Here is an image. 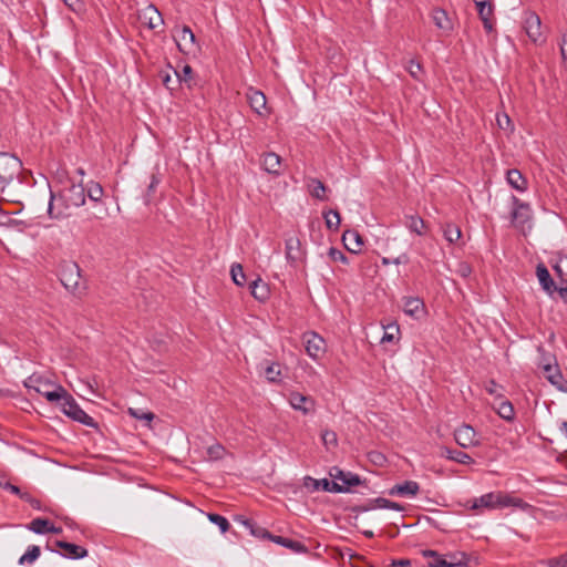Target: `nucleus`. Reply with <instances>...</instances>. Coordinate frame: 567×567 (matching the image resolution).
Segmentation results:
<instances>
[{"label":"nucleus","instance_id":"1","mask_svg":"<svg viewBox=\"0 0 567 567\" xmlns=\"http://www.w3.org/2000/svg\"><path fill=\"white\" fill-rule=\"evenodd\" d=\"M85 188L82 184L64 187L58 195L50 190L48 213L51 218H66L71 215L72 208H79L85 204Z\"/></svg>","mask_w":567,"mask_h":567},{"label":"nucleus","instance_id":"2","mask_svg":"<svg viewBox=\"0 0 567 567\" xmlns=\"http://www.w3.org/2000/svg\"><path fill=\"white\" fill-rule=\"evenodd\" d=\"M470 508L477 513L485 508L488 511L506 507L526 508L529 505L520 497H515L505 492H489L468 502Z\"/></svg>","mask_w":567,"mask_h":567},{"label":"nucleus","instance_id":"3","mask_svg":"<svg viewBox=\"0 0 567 567\" xmlns=\"http://www.w3.org/2000/svg\"><path fill=\"white\" fill-rule=\"evenodd\" d=\"M59 279L73 297L82 299L87 293V281L82 277L80 266L75 261L63 260L59 265Z\"/></svg>","mask_w":567,"mask_h":567},{"label":"nucleus","instance_id":"4","mask_svg":"<svg viewBox=\"0 0 567 567\" xmlns=\"http://www.w3.org/2000/svg\"><path fill=\"white\" fill-rule=\"evenodd\" d=\"M22 168V162L9 153H0V192L19 176Z\"/></svg>","mask_w":567,"mask_h":567},{"label":"nucleus","instance_id":"5","mask_svg":"<svg viewBox=\"0 0 567 567\" xmlns=\"http://www.w3.org/2000/svg\"><path fill=\"white\" fill-rule=\"evenodd\" d=\"M62 412L71 417L73 421H76L83 425L90 426V427H96V422L92 416H90L74 400V398L68 393L64 398L63 402H61L60 405Z\"/></svg>","mask_w":567,"mask_h":567},{"label":"nucleus","instance_id":"6","mask_svg":"<svg viewBox=\"0 0 567 567\" xmlns=\"http://www.w3.org/2000/svg\"><path fill=\"white\" fill-rule=\"evenodd\" d=\"M307 354L316 362H319L327 352L326 340L316 331H307L302 336Z\"/></svg>","mask_w":567,"mask_h":567},{"label":"nucleus","instance_id":"7","mask_svg":"<svg viewBox=\"0 0 567 567\" xmlns=\"http://www.w3.org/2000/svg\"><path fill=\"white\" fill-rule=\"evenodd\" d=\"M176 45L183 54H195L199 50L196 37L188 25H184L177 35H174Z\"/></svg>","mask_w":567,"mask_h":567},{"label":"nucleus","instance_id":"8","mask_svg":"<svg viewBox=\"0 0 567 567\" xmlns=\"http://www.w3.org/2000/svg\"><path fill=\"white\" fill-rule=\"evenodd\" d=\"M513 209L512 221L515 227L524 229L525 224L532 218V207L528 203L522 202L518 197L512 196Z\"/></svg>","mask_w":567,"mask_h":567},{"label":"nucleus","instance_id":"9","mask_svg":"<svg viewBox=\"0 0 567 567\" xmlns=\"http://www.w3.org/2000/svg\"><path fill=\"white\" fill-rule=\"evenodd\" d=\"M289 404L296 411H300L303 415H308L315 412L316 402L309 396L298 391H291L288 396Z\"/></svg>","mask_w":567,"mask_h":567},{"label":"nucleus","instance_id":"10","mask_svg":"<svg viewBox=\"0 0 567 567\" xmlns=\"http://www.w3.org/2000/svg\"><path fill=\"white\" fill-rule=\"evenodd\" d=\"M303 486L310 492H315L321 488L324 492L330 493H347V488L344 486H340L339 483L331 482L328 478L316 480L311 476H305Z\"/></svg>","mask_w":567,"mask_h":567},{"label":"nucleus","instance_id":"11","mask_svg":"<svg viewBox=\"0 0 567 567\" xmlns=\"http://www.w3.org/2000/svg\"><path fill=\"white\" fill-rule=\"evenodd\" d=\"M54 546L60 548L61 551L54 548H50L49 546H47V548L53 553L60 554L62 557L68 559H81L87 556V549L73 543L55 540Z\"/></svg>","mask_w":567,"mask_h":567},{"label":"nucleus","instance_id":"12","mask_svg":"<svg viewBox=\"0 0 567 567\" xmlns=\"http://www.w3.org/2000/svg\"><path fill=\"white\" fill-rule=\"evenodd\" d=\"M543 373L546 380L559 391L567 390V381L564 379L563 373L557 362H543Z\"/></svg>","mask_w":567,"mask_h":567},{"label":"nucleus","instance_id":"13","mask_svg":"<svg viewBox=\"0 0 567 567\" xmlns=\"http://www.w3.org/2000/svg\"><path fill=\"white\" fill-rule=\"evenodd\" d=\"M329 475L333 478L332 482L340 481L342 484L340 486H344L347 492L350 491V487L358 486L361 484V478L358 474L352 472H346L337 466L332 467L329 472Z\"/></svg>","mask_w":567,"mask_h":567},{"label":"nucleus","instance_id":"14","mask_svg":"<svg viewBox=\"0 0 567 567\" xmlns=\"http://www.w3.org/2000/svg\"><path fill=\"white\" fill-rule=\"evenodd\" d=\"M455 442L463 449L475 446L478 444L475 430L467 424H463L454 432Z\"/></svg>","mask_w":567,"mask_h":567},{"label":"nucleus","instance_id":"15","mask_svg":"<svg viewBox=\"0 0 567 567\" xmlns=\"http://www.w3.org/2000/svg\"><path fill=\"white\" fill-rule=\"evenodd\" d=\"M475 7L478 12V17L483 22L484 30L491 33L494 30V7L488 0H476Z\"/></svg>","mask_w":567,"mask_h":567},{"label":"nucleus","instance_id":"16","mask_svg":"<svg viewBox=\"0 0 567 567\" xmlns=\"http://www.w3.org/2000/svg\"><path fill=\"white\" fill-rule=\"evenodd\" d=\"M138 19L144 25H146L151 30H154L164 23L162 13L153 4H148L146 8H144L140 12Z\"/></svg>","mask_w":567,"mask_h":567},{"label":"nucleus","instance_id":"17","mask_svg":"<svg viewBox=\"0 0 567 567\" xmlns=\"http://www.w3.org/2000/svg\"><path fill=\"white\" fill-rule=\"evenodd\" d=\"M540 28H542L540 18L535 12L526 13L525 20H524V29H525L528 38L534 43H537L542 37Z\"/></svg>","mask_w":567,"mask_h":567},{"label":"nucleus","instance_id":"18","mask_svg":"<svg viewBox=\"0 0 567 567\" xmlns=\"http://www.w3.org/2000/svg\"><path fill=\"white\" fill-rule=\"evenodd\" d=\"M286 258L288 262L296 264L301 261L303 258V250L301 247V241L297 236H289L286 238Z\"/></svg>","mask_w":567,"mask_h":567},{"label":"nucleus","instance_id":"19","mask_svg":"<svg viewBox=\"0 0 567 567\" xmlns=\"http://www.w3.org/2000/svg\"><path fill=\"white\" fill-rule=\"evenodd\" d=\"M261 167L268 174L279 176L281 174V157L275 152H267L261 155Z\"/></svg>","mask_w":567,"mask_h":567},{"label":"nucleus","instance_id":"20","mask_svg":"<svg viewBox=\"0 0 567 567\" xmlns=\"http://www.w3.org/2000/svg\"><path fill=\"white\" fill-rule=\"evenodd\" d=\"M420 491V485L415 481H404L393 485L389 489L390 496L414 497Z\"/></svg>","mask_w":567,"mask_h":567},{"label":"nucleus","instance_id":"21","mask_svg":"<svg viewBox=\"0 0 567 567\" xmlns=\"http://www.w3.org/2000/svg\"><path fill=\"white\" fill-rule=\"evenodd\" d=\"M27 528L29 530L33 532L34 534H39V535L47 534V533H52V534H60V533H62V528L61 527H56L49 519L41 518V517L32 519L27 525Z\"/></svg>","mask_w":567,"mask_h":567},{"label":"nucleus","instance_id":"22","mask_svg":"<svg viewBox=\"0 0 567 567\" xmlns=\"http://www.w3.org/2000/svg\"><path fill=\"white\" fill-rule=\"evenodd\" d=\"M536 276L543 290L546 291L549 296H554L556 284L550 276L549 270L543 262H539L536 266Z\"/></svg>","mask_w":567,"mask_h":567},{"label":"nucleus","instance_id":"23","mask_svg":"<svg viewBox=\"0 0 567 567\" xmlns=\"http://www.w3.org/2000/svg\"><path fill=\"white\" fill-rule=\"evenodd\" d=\"M342 240L344 243L346 248L350 252L358 254L361 251L363 246V238L357 230H346L342 235Z\"/></svg>","mask_w":567,"mask_h":567},{"label":"nucleus","instance_id":"24","mask_svg":"<svg viewBox=\"0 0 567 567\" xmlns=\"http://www.w3.org/2000/svg\"><path fill=\"white\" fill-rule=\"evenodd\" d=\"M506 181L508 185L517 192L524 193L527 190L528 182L526 177L516 168H511L506 173Z\"/></svg>","mask_w":567,"mask_h":567},{"label":"nucleus","instance_id":"25","mask_svg":"<svg viewBox=\"0 0 567 567\" xmlns=\"http://www.w3.org/2000/svg\"><path fill=\"white\" fill-rule=\"evenodd\" d=\"M271 542H274L275 544L280 545L285 548H288L296 554H307L308 553V547L299 540H295V539L287 538L284 536L274 535L271 537Z\"/></svg>","mask_w":567,"mask_h":567},{"label":"nucleus","instance_id":"26","mask_svg":"<svg viewBox=\"0 0 567 567\" xmlns=\"http://www.w3.org/2000/svg\"><path fill=\"white\" fill-rule=\"evenodd\" d=\"M424 308L423 300L417 297H408L404 299L403 310L404 313L410 317L420 318L424 313Z\"/></svg>","mask_w":567,"mask_h":567},{"label":"nucleus","instance_id":"27","mask_svg":"<svg viewBox=\"0 0 567 567\" xmlns=\"http://www.w3.org/2000/svg\"><path fill=\"white\" fill-rule=\"evenodd\" d=\"M440 450H441V456H443L450 461H454L456 463L464 464V465L472 464L474 462L472 456L465 452H462L458 450H453V449H450L446 446H442Z\"/></svg>","mask_w":567,"mask_h":567},{"label":"nucleus","instance_id":"28","mask_svg":"<svg viewBox=\"0 0 567 567\" xmlns=\"http://www.w3.org/2000/svg\"><path fill=\"white\" fill-rule=\"evenodd\" d=\"M247 99L250 107L258 114H262L266 109L267 100L261 91L249 89Z\"/></svg>","mask_w":567,"mask_h":567},{"label":"nucleus","instance_id":"29","mask_svg":"<svg viewBox=\"0 0 567 567\" xmlns=\"http://www.w3.org/2000/svg\"><path fill=\"white\" fill-rule=\"evenodd\" d=\"M404 225L411 233H414L419 236H423L427 229V225L424 219L417 215L405 216Z\"/></svg>","mask_w":567,"mask_h":567},{"label":"nucleus","instance_id":"30","mask_svg":"<svg viewBox=\"0 0 567 567\" xmlns=\"http://www.w3.org/2000/svg\"><path fill=\"white\" fill-rule=\"evenodd\" d=\"M249 289L252 297L259 301H265L269 297V289L260 278L252 280L249 284Z\"/></svg>","mask_w":567,"mask_h":567},{"label":"nucleus","instance_id":"31","mask_svg":"<svg viewBox=\"0 0 567 567\" xmlns=\"http://www.w3.org/2000/svg\"><path fill=\"white\" fill-rule=\"evenodd\" d=\"M423 557L425 558H432L431 561H429V567H454L457 563H449V559H445L442 555H440L437 551L432 549H425L422 551Z\"/></svg>","mask_w":567,"mask_h":567},{"label":"nucleus","instance_id":"32","mask_svg":"<svg viewBox=\"0 0 567 567\" xmlns=\"http://www.w3.org/2000/svg\"><path fill=\"white\" fill-rule=\"evenodd\" d=\"M85 188V195L89 197V199L95 204L102 203V197L104 195L103 187L100 183L90 181Z\"/></svg>","mask_w":567,"mask_h":567},{"label":"nucleus","instance_id":"33","mask_svg":"<svg viewBox=\"0 0 567 567\" xmlns=\"http://www.w3.org/2000/svg\"><path fill=\"white\" fill-rule=\"evenodd\" d=\"M501 402L497 406H494L496 413L502 417L503 420L507 422H512L515 419V410L511 401L499 399Z\"/></svg>","mask_w":567,"mask_h":567},{"label":"nucleus","instance_id":"34","mask_svg":"<svg viewBox=\"0 0 567 567\" xmlns=\"http://www.w3.org/2000/svg\"><path fill=\"white\" fill-rule=\"evenodd\" d=\"M243 524L250 532V534L257 538L271 540V537L274 536L266 528L257 525L251 519H244Z\"/></svg>","mask_w":567,"mask_h":567},{"label":"nucleus","instance_id":"35","mask_svg":"<svg viewBox=\"0 0 567 567\" xmlns=\"http://www.w3.org/2000/svg\"><path fill=\"white\" fill-rule=\"evenodd\" d=\"M265 378L271 383H280L282 381V373L278 362H270L264 370Z\"/></svg>","mask_w":567,"mask_h":567},{"label":"nucleus","instance_id":"36","mask_svg":"<svg viewBox=\"0 0 567 567\" xmlns=\"http://www.w3.org/2000/svg\"><path fill=\"white\" fill-rule=\"evenodd\" d=\"M41 555V549L37 545L28 547L27 551L19 558V565H32Z\"/></svg>","mask_w":567,"mask_h":567},{"label":"nucleus","instance_id":"37","mask_svg":"<svg viewBox=\"0 0 567 567\" xmlns=\"http://www.w3.org/2000/svg\"><path fill=\"white\" fill-rule=\"evenodd\" d=\"M443 236L450 244H454L462 237V231L458 226L450 223L444 226Z\"/></svg>","mask_w":567,"mask_h":567},{"label":"nucleus","instance_id":"38","mask_svg":"<svg viewBox=\"0 0 567 567\" xmlns=\"http://www.w3.org/2000/svg\"><path fill=\"white\" fill-rule=\"evenodd\" d=\"M311 189L310 195L319 200H327L326 192L327 187L318 178H311Z\"/></svg>","mask_w":567,"mask_h":567},{"label":"nucleus","instance_id":"39","mask_svg":"<svg viewBox=\"0 0 567 567\" xmlns=\"http://www.w3.org/2000/svg\"><path fill=\"white\" fill-rule=\"evenodd\" d=\"M323 217L328 229L338 230L341 223V217L338 210L330 209L323 213Z\"/></svg>","mask_w":567,"mask_h":567},{"label":"nucleus","instance_id":"40","mask_svg":"<svg viewBox=\"0 0 567 567\" xmlns=\"http://www.w3.org/2000/svg\"><path fill=\"white\" fill-rule=\"evenodd\" d=\"M433 21L434 24L442 30H450L451 29V22L446 16V12L442 9H435L433 11Z\"/></svg>","mask_w":567,"mask_h":567},{"label":"nucleus","instance_id":"41","mask_svg":"<svg viewBox=\"0 0 567 567\" xmlns=\"http://www.w3.org/2000/svg\"><path fill=\"white\" fill-rule=\"evenodd\" d=\"M66 394L68 391L61 385H58L53 391H47L43 393L44 398L49 402H56L59 405H61V402H63Z\"/></svg>","mask_w":567,"mask_h":567},{"label":"nucleus","instance_id":"42","mask_svg":"<svg viewBox=\"0 0 567 567\" xmlns=\"http://www.w3.org/2000/svg\"><path fill=\"white\" fill-rule=\"evenodd\" d=\"M230 276L234 284L238 287H244L246 284V275L240 264H234L230 268Z\"/></svg>","mask_w":567,"mask_h":567},{"label":"nucleus","instance_id":"43","mask_svg":"<svg viewBox=\"0 0 567 567\" xmlns=\"http://www.w3.org/2000/svg\"><path fill=\"white\" fill-rule=\"evenodd\" d=\"M208 519L210 523L215 524L216 526H218L220 533L225 534L229 527H230V524L228 522V519L225 517V516H221L219 514H216V513H209L207 515Z\"/></svg>","mask_w":567,"mask_h":567},{"label":"nucleus","instance_id":"44","mask_svg":"<svg viewBox=\"0 0 567 567\" xmlns=\"http://www.w3.org/2000/svg\"><path fill=\"white\" fill-rule=\"evenodd\" d=\"M470 556L464 551H457L449 555V563H458L454 567H467L470 565Z\"/></svg>","mask_w":567,"mask_h":567},{"label":"nucleus","instance_id":"45","mask_svg":"<svg viewBox=\"0 0 567 567\" xmlns=\"http://www.w3.org/2000/svg\"><path fill=\"white\" fill-rule=\"evenodd\" d=\"M127 413H128V415H131L132 417H134L136 420H143V421H147V422L153 421L155 417L153 412L143 411L140 409H134V408H128Z\"/></svg>","mask_w":567,"mask_h":567},{"label":"nucleus","instance_id":"46","mask_svg":"<svg viewBox=\"0 0 567 567\" xmlns=\"http://www.w3.org/2000/svg\"><path fill=\"white\" fill-rule=\"evenodd\" d=\"M405 70L414 80L421 81L422 65L419 61L413 59L410 60L405 66Z\"/></svg>","mask_w":567,"mask_h":567},{"label":"nucleus","instance_id":"47","mask_svg":"<svg viewBox=\"0 0 567 567\" xmlns=\"http://www.w3.org/2000/svg\"><path fill=\"white\" fill-rule=\"evenodd\" d=\"M322 442L327 449L334 447L338 444L337 433L331 430H326L321 434Z\"/></svg>","mask_w":567,"mask_h":567},{"label":"nucleus","instance_id":"48","mask_svg":"<svg viewBox=\"0 0 567 567\" xmlns=\"http://www.w3.org/2000/svg\"><path fill=\"white\" fill-rule=\"evenodd\" d=\"M225 449L221 444L215 443L207 449V455L210 460L217 461L223 458Z\"/></svg>","mask_w":567,"mask_h":567},{"label":"nucleus","instance_id":"49","mask_svg":"<svg viewBox=\"0 0 567 567\" xmlns=\"http://www.w3.org/2000/svg\"><path fill=\"white\" fill-rule=\"evenodd\" d=\"M161 183V178L157 176V174H152L151 176V183L147 186V192L145 195V203L148 204L151 200L152 195L154 194L155 189Z\"/></svg>","mask_w":567,"mask_h":567},{"label":"nucleus","instance_id":"50","mask_svg":"<svg viewBox=\"0 0 567 567\" xmlns=\"http://www.w3.org/2000/svg\"><path fill=\"white\" fill-rule=\"evenodd\" d=\"M328 256L333 261H339L342 264H348V257L338 248L330 247L328 251Z\"/></svg>","mask_w":567,"mask_h":567},{"label":"nucleus","instance_id":"51","mask_svg":"<svg viewBox=\"0 0 567 567\" xmlns=\"http://www.w3.org/2000/svg\"><path fill=\"white\" fill-rule=\"evenodd\" d=\"M539 353L538 368L543 369V362H556V358L547 352L543 346L537 347Z\"/></svg>","mask_w":567,"mask_h":567},{"label":"nucleus","instance_id":"52","mask_svg":"<svg viewBox=\"0 0 567 567\" xmlns=\"http://www.w3.org/2000/svg\"><path fill=\"white\" fill-rule=\"evenodd\" d=\"M399 327L395 324L389 326L381 338V342H393L395 340V334L399 333Z\"/></svg>","mask_w":567,"mask_h":567},{"label":"nucleus","instance_id":"53","mask_svg":"<svg viewBox=\"0 0 567 567\" xmlns=\"http://www.w3.org/2000/svg\"><path fill=\"white\" fill-rule=\"evenodd\" d=\"M161 80H162V83L164 84V86L171 91H173L175 89L174 84L179 83L177 81V78L174 79L169 72H162Z\"/></svg>","mask_w":567,"mask_h":567},{"label":"nucleus","instance_id":"54","mask_svg":"<svg viewBox=\"0 0 567 567\" xmlns=\"http://www.w3.org/2000/svg\"><path fill=\"white\" fill-rule=\"evenodd\" d=\"M175 78H177V81L181 83L182 81H187L190 79V74L193 72V69L190 65L185 64L182 72H177L176 70L172 69Z\"/></svg>","mask_w":567,"mask_h":567},{"label":"nucleus","instance_id":"55","mask_svg":"<svg viewBox=\"0 0 567 567\" xmlns=\"http://www.w3.org/2000/svg\"><path fill=\"white\" fill-rule=\"evenodd\" d=\"M382 265L388 266L390 264L394 265H401V264H408L409 262V256L406 254H401L398 257L390 259L388 257L382 258Z\"/></svg>","mask_w":567,"mask_h":567},{"label":"nucleus","instance_id":"56","mask_svg":"<svg viewBox=\"0 0 567 567\" xmlns=\"http://www.w3.org/2000/svg\"><path fill=\"white\" fill-rule=\"evenodd\" d=\"M63 3L73 12L81 13L84 10L82 0H62Z\"/></svg>","mask_w":567,"mask_h":567},{"label":"nucleus","instance_id":"57","mask_svg":"<svg viewBox=\"0 0 567 567\" xmlns=\"http://www.w3.org/2000/svg\"><path fill=\"white\" fill-rule=\"evenodd\" d=\"M548 567H567V553L547 560Z\"/></svg>","mask_w":567,"mask_h":567},{"label":"nucleus","instance_id":"58","mask_svg":"<svg viewBox=\"0 0 567 567\" xmlns=\"http://www.w3.org/2000/svg\"><path fill=\"white\" fill-rule=\"evenodd\" d=\"M498 384L494 380H489L488 383L485 386V390L491 394L494 395L496 399H503V394L497 392Z\"/></svg>","mask_w":567,"mask_h":567},{"label":"nucleus","instance_id":"59","mask_svg":"<svg viewBox=\"0 0 567 567\" xmlns=\"http://www.w3.org/2000/svg\"><path fill=\"white\" fill-rule=\"evenodd\" d=\"M554 270H555L556 275L559 277L561 284L567 282V271L564 270V267L560 264L559 259L554 265Z\"/></svg>","mask_w":567,"mask_h":567},{"label":"nucleus","instance_id":"60","mask_svg":"<svg viewBox=\"0 0 567 567\" xmlns=\"http://www.w3.org/2000/svg\"><path fill=\"white\" fill-rule=\"evenodd\" d=\"M456 272H457L461 277L466 278V277H468V276L472 274V268H471V266H470L468 264H466V262H461V264L458 265V268H457Z\"/></svg>","mask_w":567,"mask_h":567},{"label":"nucleus","instance_id":"61","mask_svg":"<svg viewBox=\"0 0 567 567\" xmlns=\"http://www.w3.org/2000/svg\"><path fill=\"white\" fill-rule=\"evenodd\" d=\"M412 563L410 559H392L390 563L391 567H411Z\"/></svg>","mask_w":567,"mask_h":567},{"label":"nucleus","instance_id":"62","mask_svg":"<svg viewBox=\"0 0 567 567\" xmlns=\"http://www.w3.org/2000/svg\"><path fill=\"white\" fill-rule=\"evenodd\" d=\"M566 45H567V32L561 35V42H560V45H559L560 47V55H561L563 61L567 60V49H566Z\"/></svg>","mask_w":567,"mask_h":567},{"label":"nucleus","instance_id":"63","mask_svg":"<svg viewBox=\"0 0 567 567\" xmlns=\"http://www.w3.org/2000/svg\"><path fill=\"white\" fill-rule=\"evenodd\" d=\"M0 486H2L4 489L9 491L10 493H12L14 495L19 496L21 494L20 487L14 484H11L9 482H6L4 484L0 483Z\"/></svg>","mask_w":567,"mask_h":567},{"label":"nucleus","instance_id":"64","mask_svg":"<svg viewBox=\"0 0 567 567\" xmlns=\"http://www.w3.org/2000/svg\"><path fill=\"white\" fill-rule=\"evenodd\" d=\"M555 292L558 293V296L563 299V300H567V286H564V285H560V286H557L556 285V289H555Z\"/></svg>","mask_w":567,"mask_h":567}]
</instances>
